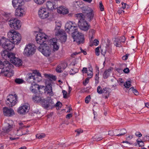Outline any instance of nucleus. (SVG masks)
<instances>
[{"label": "nucleus", "instance_id": "obj_1", "mask_svg": "<svg viewBox=\"0 0 149 149\" xmlns=\"http://www.w3.org/2000/svg\"><path fill=\"white\" fill-rule=\"evenodd\" d=\"M48 37L45 33L40 32L36 36L37 43L40 45L38 48V50L47 57L50 56L52 51V49L46 44V41L48 40Z\"/></svg>", "mask_w": 149, "mask_h": 149}, {"label": "nucleus", "instance_id": "obj_2", "mask_svg": "<svg viewBox=\"0 0 149 149\" xmlns=\"http://www.w3.org/2000/svg\"><path fill=\"white\" fill-rule=\"evenodd\" d=\"M79 19L78 25L80 29L83 31H86L89 29V25L85 19V16L82 13H77L75 15Z\"/></svg>", "mask_w": 149, "mask_h": 149}, {"label": "nucleus", "instance_id": "obj_3", "mask_svg": "<svg viewBox=\"0 0 149 149\" xmlns=\"http://www.w3.org/2000/svg\"><path fill=\"white\" fill-rule=\"evenodd\" d=\"M7 36L13 44H19L21 39V35L12 29L8 33Z\"/></svg>", "mask_w": 149, "mask_h": 149}, {"label": "nucleus", "instance_id": "obj_4", "mask_svg": "<svg viewBox=\"0 0 149 149\" xmlns=\"http://www.w3.org/2000/svg\"><path fill=\"white\" fill-rule=\"evenodd\" d=\"M10 63L8 61H4L2 62L0 61V69H1V74L3 76L9 77Z\"/></svg>", "mask_w": 149, "mask_h": 149}, {"label": "nucleus", "instance_id": "obj_5", "mask_svg": "<svg viewBox=\"0 0 149 149\" xmlns=\"http://www.w3.org/2000/svg\"><path fill=\"white\" fill-rule=\"evenodd\" d=\"M81 9L82 12L86 14V19L88 21L91 22L93 19L94 17V12L92 8L86 6L81 7Z\"/></svg>", "mask_w": 149, "mask_h": 149}, {"label": "nucleus", "instance_id": "obj_6", "mask_svg": "<svg viewBox=\"0 0 149 149\" xmlns=\"http://www.w3.org/2000/svg\"><path fill=\"white\" fill-rule=\"evenodd\" d=\"M41 104L44 108L47 109H52L55 106L54 102L50 97L46 98L43 97L41 101Z\"/></svg>", "mask_w": 149, "mask_h": 149}, {"label": "nucleus", "instance_id": "obj_7", "mask_svg": "<svg viewBox=\"0 0 149 149\" xmlns=\"http://www.w3.org/2000/svg\"><path fill=\"white\" fill-rule=\"evenodd\" d=\"M1 42L2 47L6 50H10L14 47V45L10 39L2 38L1 39Z\"/></svg>", "mask_w": 149, "mask_h": 149}, {"label": "nucleus", "instance_id": "obj_8", "mask_svg": "<svg viewBox=\"0 0 149 149\" xmlns=\"http://www.w3.org/2000/svg\"><path fill=\"white\" fill-rule=\"evenodd\" d=\"M72 37L74 41L76 42L78 45L83 44L84 42V35L79 32L77 30L74 31L72 33Z\"/></svg>", "mask_w": 149, "mask_h": 149}, {"label": "nucleus", "instance_id": "obj_9", "mask_svg": "<svg viewBox=\"0 0 149 149\" xmlns=\"http://www.w3.org/2000/svg\"><path fill=\"white\" fill-rule=\"evenodd\" d=\"M36 50L34 45L29 44L26 45L23 53L25 56H29L34 54Z\"/></svg>", "mask_w": 149, "mask_h": 149}, {"label": "nucleus", "instance_id": "obj_10", "mask_svg": "<svg viewBox=\"0 0 149 149\" xmlns=\"http://www.w3.org/2000/svg\"><path fill=\"white\" fill-rule=\"evenodd\" d=\"M10 27L15 30L19 29L21 27V22L20 20L15 18H11L8 22Z\"/></svg>", "mask_w": 149, "mask_h": 149}, {"label": "nucleus", "instance_id": "obj_11", "mask_svg": "<svg viewBox=\"0 0 149 149\" xmlns=\"http://www.w3.org/2000/svg\"><path fill=\"white\" fill-rule=\"evenodd\" d=\"M17 97L16 95H9L7 97L6 104L8 106L12 107L17 102Z\"/></svg>", "mask_w": 149, "mask_h": 149}, {"label": "nucleus", "instance_id": "obj_12", "mask_svg": "<svg viewBox=\"0 0 149 149\" xmlns=\"http://www.w3.org/2000/svg\"><path fill=\"white\" fill-rule=\"evenodd\" d=\"M74 23L69 21L67 22L65 25V30L67 33L76 31L77 30V27Z\"/></svg>", "mask_w": 149, "mask_h": 149}, {"label": "nucleus", "instance_id": "obj_13", "mask_svg": "<svg viewBox=\"0 0 149 149\" xmlns=\"http://www.w3.org/2000/svg\"><path fill=\"white\" fill-rule=\"evenodd\" d=\"M38 15L40 18L44 19L47 18L49 16V13L46 8L41 7L39 10Z\"/></svg>", "mask_w": 149, "mask_h": 149}, {"label": "nucleus", "instance_id": "obj_14", "mask_svg": "<svg viewBox=\"0 0 149 149\" xmlns=\"http://www.w3.org/2000/svg\"><path fill=\"white\" fill-rule=\"evenodd\" d=\"M55 35L57 36H59L60 39L62 42H65L67 39V36L65 32L63 30H60L56 32Z\"/></svg>", "mask_w": 149, "mask_h": 149}, {"label": "nucleus", "instance_id": "obj_15", "mask_svg": "<svg viewBox=\"0 0 149 149\" xmlns=\"http://www.w3.org/2000/svg\"><path fill=\"white\" fill-rule=\"evenodd\" d=\"M29 109V107L28 104H24L18 108L17 112L20 114H25L28 112Z\"/></svg>", "mask_w": 149, "mask_h": 149}, {"label": "nucleus", "instance_id": "obj_16", "mask_svg": "<svg viewBox=\"0 0 149 149\" xmlns=\"http://www.w3.org/2000/svg\"><path fill=\"white\" fill-rule=\"evenodd\" d=\"M46 6L49 10H53L56 9L58 7L56 5V2L53 0L47 1L46 3Z\"/></svg>", "mask_w": 149, "mask_h": 149}, {"label": "nucleus", "instance_id": "obj_17", "mask_svg": "<svg viewBox=\"0 0 149 149\" xmlns=\"http://www.w3.org/2000/svg\"><path fill=\"white\" fill-rule=\"evenodd\" d=\"M24 12V10L23 7H19L16 9L15 14L16 16L20 17L23 16Z\"/></svg>", "mask_w": 149, "mask_h": 149}, {"label": "nucleus", "instance_id": "obj_18", "mask_svg": "<svg viewBox=\"0 0 149 149\" xmlns=\"http://www.w3.org/2000/svg\"><path fill=\"white\" fill-rule=\"evenodd\" d=\"M3 114L5 116H10L14 113L13 110L11 109H9L7 107H4L3 109Z\"/></svg>", "mask_w": 149, "mask_h": 149}, {"label": "nucleus", "instance_id": "obj_19", "mask_svg": "<svg viewBox=\"0 0 149 149\" xmlns=\"http://www.w3.org/2000/svg\"><path fill=\"white\" fill-rule=\"evenodd\" d=\"M57 11L60 14H66L68 13L69 10L66 7L61 6L57 9Z\"/></svg>", "mask_w": 149, "mask_h": 149}, {"label": "nucleus", "instance_id": "obj_20", "mask_svg": "<svg viewBox=\"0 0 149 149\" xmlns=\"http://www.w3.org/2000/svg\"><path fill=\"white\" fill-rule=\"evenodd\" d=\"M34 71L32 73H29L26 76L27 81L31 83L35 82Z\"/></svg>", "mask_w": 149, "mask_h": 149}, {"label": "nucleus", "instance_id": "obj_21", "mask_svg": "<svg viewBox=\"0 0 149 149\" xmlns=\"http://www.w3.org/2000/svg\"><path fill=\"white\" fill-rule=\"evenodd\" d=\"M12 3L13 6L14 8L23 7L22 5V3H23V0H13Z\"/></svg>", "mask_w": 149, "mask_h": 149}, {"label": "nucleus", "instance_id": "obj_22", "mask_svg": "<svg viewBox=\"0 0 149 149\" xmlns=\"http://www.w3.org/2000/svg\"><path fill=\"white\" fill-rule=\"evenodd\" d=\"M35 82H39L42 80V78L41 74L37 70H34Z\"/></svg>", "mask_w": 149, "mask_h": 149}, {"label": "nucleus", "instance_id": "obj_23", "mask_svg": "<svg viewBox=\"0 0 149 149\" xmlns=\"http://www.w3.org/2000/svg\"><path fill=\"white\" fill-rule=\"evenodd\" d=\"M22 62L20 59L15 57L13 60H11L10 62L16 65L19 66L22 65Z\"/></svg>", "mask_w": 149, "mask_h": 149}, {"label": "nucleus", "instance_id": "obj_24", "mask_svg": "<svg viewBox=\"0 0 149 149\" xmlns=\"http://www.w3.org/2000/svg\"><path fill=\"white\" fill-rule=\"evenodd\" d=\"M13 126V125H10L9 124L7 123L6 126H3V131L2 132L3 133L9 132L12 128Z\"/></svg>", "mask_w": 149, "mask_h": 149}, {"label": "nucleus", "instance_id": "obj_25", "mask_svg": "<svg viewBox=\"0 0 149 149\" xmlns=\"http://www.w3.org/2000/svg\"><path fill=\"white\" fill-rule=\"evenodd\" d=\"M43 98V97H41L39 95H38L33 96L32 97V100L34 102H40L41 104V101Z\"/></svg>", "mask_w": 149, "mask_h": 149}, {"label": "nucleus", "instance_id": "obj_26", "mask_svg": "<svg viewBox=\"0 0 149 149\" xmlns=\"http://www.w3.org/2000/svg\"><path fill=\"white\" fill-rule=\"evenodd\" d=\"M7 50H6L3 51L1 53V55L2 57L5 59H8V55L9 53V52H8V50L7 51Z\"/></svg>", "mask_w": 149, "mask_h": 149}, {"label": "nucleus", "instance_id": "obj_27", "mask_svg": "<svg viewBox=\"0 0 149 149\" xmlns=\"http://www.w3.org/2000/svg\"><path fill=\"white\" fill-rule=\"evenodd\" d=\"M44 76L45 77L48 78L51 81H55L56 79V76L53 75L45 74H44Z\"/></svg>", "mask_w": 149, "mask_h": 149}, {"label": "nucleus", "instance_id": "obj_28", "mask_svg": "<svg viewBox=\"0 0 149 149\" xmlns=\"http://www.w3.org/2000/svg\"><path fill=\"white\" fill-rule=\"evenodd\" d=\"M110 71L111 69H109L105 71L103 74V77L104 79H107L108 77L110 74Z\"/></svg>", "mask_w": 149, "mask_h": 149}, {"label": "nucleus", "instance_id": "obj_29", "mask_svg": "<svg viewBox=\"0 0 149 149\" xmlns=\"http://www.w3.org/2000/svg\"><path fill=\"white\" fill-rule=\"evenodd\" d=\"M52 41H53V40ZM51 44L53 46V47L54 50H57L59 49V46L57 45L56 42H52Z\"/></svg>", "mask_w": 149, "mask_h": 149}, {"label": "nucleus", "instance_id": "obj_30", "mask_svg": "<svg viewBox=\"0 0 149 149\" xmlns=\"http://www.w3.org/2000/svg\"><path fill=\"white\" fill-rule=\"evenodd\" d=\"M63 64H62L58 65L56 68V70L58 73H61L62 72L61 70L62 67H63Z\"/></svg>", "mask_w": 149, "mask_h": 149}, {"label": "nucleus", "instance_id": "obj_31", "mask_svg": "<svg viewBox=\"0 0 149 149\" xmlns=\"http://www.w3.org/2000/svg\"><path fill=\"white\" fill-rule=\"evenodd\" d=\"M120 40L119 38H116L115 40V45L116 47H119L120 46L121 43Z\"/></svg>", "mask_w": 149, "mask_h": 149}, {"label": "nucleus", "instance_id": "obj_32", "mask_svg": "<svg viewBox=\"0 0 149 149\" xmlns=\"http://www.w3.org/2000/svg\"><path fill=\"white\" fill-rule=\"evenodd\" d=\"M36 88L35 84L33 86L31 85L30 87V90L32 93H36L37 92V90L36 89Z\"/></svg>", "mask_w": 149, "mask_h": 149}, {"label": "nucleus", "instance_id": "obj_33", "mask_svg": "<svg viewBox=\"0 0 149 149\" xmlns=\"http://www.w3.org/2000/svg\"><path fill=\"white\" fill-rule=\"evenodd\" d=\"M15 57V54L14 53L12 52H9V55H8V59H10V62L11 60L12 59L13 60V58Z\"/></svg>", "mask_w": 149, "mask_h": 149}, {"label": "nucleus", "instance_id": "obj_34", "mask_svg": "<svg viewBox=\"0 0 149 149\" xmlns=\"http://www.w3.org/2000/svg\"><path fill=\"white\" fill-rule=\"evenodd\" d=\"M46 91H48V93H50L51 95L52 93V87L50 85H47L46 88Z\"/></svg>", "mask_w": 149, "mask_h": 149}, {"label": "nucleus", "instance_id": "obj_35", "mask_svg": "<svg viewBox=\"0 0 149 149\" xmlns=\"http://www.w3.org/2000/svg\"><path fill=\"white\" fill-rule=\"evenodd\" d=\"M129 90L130 91H132V92L136 95H138L139 94V93L137 90L136 89H135L134 87H132L130 88Z\"/></svg>", "mask_w": 149, "mask_h": 149}, {"label": "nucleus", "instance_id": "obj_36", "mask_svg": "<svg viewBox=\"0 0 149 149\" xmlns=\"http://www.w3.org/2000/svg\"><path fill=\"white\" fill-rule=\"evenodd\" d=\"M34 2L38 5L42 4L46 0H33Z\"/></svg>", "mask_w": 149, "mask_h": 149}, {"label": "nucleus", "instance_id": "obj_37", "mask_svg": "<svg viewBox=\"0 0 149 149\" xmlns=\"http://www.w3.org/2000/svg\"><path fill=\"white\" fill-rule=\"evenodd\" d=\"M121 132V133H120L119 134H117L116 136H120L124 135L125 134L127 133V131L125 129H123L120 130Z\"/></svg>", "mask_w": 149, "mask_h": 149}, {"label": "nucleus", "instance_id": "obj_38", "mask_svg": "<svg viewBox=\"0 0 149 149\" xmlns=\"http://www.w3.org/2000/svg\"><path fill=\"white\" fill-rule=\"evenodd\" d=\"M131 82L130 81H127L125 83L124 86H125V87L127 88H129L131 86Z\"/></svg>", "mask_w": 149, "mask_h": 149}, {"label": "nucleus", "instance_id": "obj_39", "mask_svg": "<svg viewBox=\"0 0 149 149\" xmlns=\"http://www.w3.org/2000/svg\"><path fill=\"white\" fill-rule=\"evenodd\" d=\"M78 70L76 68L74 69H71L70 71V74L73 75L75 74L77 72Z\"/></svg>", "mask_w": 149, "mask_h": 149}, {"label": "nucleus", "instance_id": "obj_40", "mask_svg": "<svg viewBox=\"0 0 149 149\" xmlns=\"http://www.w3.org/2000/svg\"><path fill=\"white\" fill-rule=\"evenodd\" d=\"M61 24L59 22H56L55 29L57 30H60L61 26Z\"/></svg>", "mask_w": 149, "mask_h": 149}, {"label": "nucleus", "instance_id": "obj_41", "mask_svg": "<svg viewBox=\"0 0 149 149\" xmlns=\"http://www.w3.org/2000/svg\"><path fill=\"white\" fill-rule=\"evenodd\" d=\"M102 93L109 94L110 93L109 88H103V89Z\"/></svg>", "mask_w": 149, "mask_h": 149}, {"label": "nucleus", "instance_id": "obj_42", "mask_svg": "<svg viewBox=\"0 0 149 149\" xmlns=\"http://www.w3.org/2000/svg\"><path fill=\"white\" fill-rule=\"evenodd\" d=\"M24 81L21 79H16L15 80V82L18 84H21L23 83Z\"/></svg>", "mask_w": 149, "mask_h": 149}, {"label": "nucleus", "instance_id": "obj_43", "mask_svg": "<svg viewBox=\"0 0 149 149\" xmlns=\"http://www.w3.org/2000/svg\"><path fill=\"white\" fill-rule=\"evenodd\" d=\"M97 92L99 94H101L102 93L103 89L100 86H99L97 87Z\"/></svg>", "mask_w": 149, "mask_h": 149}, {"label": "nucleus", "instance_id": "obj_44", "mask_svg": "<svg viewBox=\"0 0 149 149\" xmlns=\"http://www.w3.org/2000/svg\"><path fill=\"white\" fill-rule=\"evenodd\" d=\"M136 141L139 147H142L144 146V143L142 141H139L137 139Z\"/></svg>", "mask_w": 149, "mask_h": 149}, {"label": "nucleus", "instance_id": "obj_45", "mask_svg": "<svg viewBox=\"0 0 149 149\" xmlns=\"http://www.w3.org/2000/svg\"><path fill=\"white\" fill-rule=\"evenodd\" d=\"M45 135L44 134H37L36 135V138H38L39 139H41L45 137Z\"/></svg>", "mask_w": 149, "mask_h": 149}, {"label": "nucleus", "instance_id": "obj_46", "mask_svg": "<svg viewBox=\"0 0 149 149\" xmlns=\"http://www.w3.org/2000/svg\"><path fill=\"white\" fill-rule=\"evenodd\" d=\"M35 85L38 90V91H39L40 92V89H42L45 87V86H42V85H39L38 84H35Z\"/></svg>", "mask_w": 149, "mask_h": 149}, {"label": "nucleus", "instance_id": "obj_47", "mask_svg": "<svg viewBox=\"0 0 149 149\" xmlns=\"http://www.w3.org/2000/svg\"><path fill=\"white\" fill-rule=\"evenodd\" d=\"M91 99V96L90 95H89L87 96L85 99V102L88 104L89 103V101H90V99Z\"/></svg>", "mask_w": 149, "mask_h": 149}, {"label": "nucleus", "instance_id": "obj_48", "mask_svg": "<svg viewBox=\"0 0 149 149\" xmlns=\"http://www.w3.org/2000/svg\"><path fill=\"white\" fill-rule=\"evenodd\" d=\"M99 7H100V10L101 11H102L104 10V6L102 4V1H100L99 2Z\"/></svg>", "mask_w": 149, "mask_h": 149}, {"label": "nucleus", "instance_id": "obj_49", "mask_svg": "<svg viewBox=\"0 0 149 149\" xmlns=\"http://www.w3.org/2000/svg\"><path fill=\"white\" fill-rule=\"evenodd\" d=\"M86 73H87V75L88 76V78H91L92 77L93 75L92 71H88Z\"/></svg>", "mask_w": 149, "mask_h": 149}, {"label": "nucleus", "instance_id": "obj_50", "mask_svg": "<svg viewBox=\"0 0 149 149\" xmlns=\"http://www.w3.org/2000/svg\"><path fill=\"white\" fill-rule=\"evenodd\" d=\"M62 105V104L61 102H58L56 104H55L54 106L61 108V107Z\"/></svg>", "mask_w": 149, "mask_h": 149}, {"label": "nucleus", "instance_id": "obj_51", "mask_svg": "<svg viewBox=\"0 0 149 149\" xmlns=\"http://www.w3.org/2000/svg\"><path fill=\"white\" fill-rule=\"evenodd\" d=\"M75 132H77L78 134L77 135H79L81 133L83 132V131L81 129H79L77 130H76Z\"/></svg>", "mask_w": 149, "mask_h": 149}, {"label": "nucleus", "instance_id": "obj_52", "mask_svg": "<svg viewBox=\"0 0 149 149\" xmlns=\"http://www.w3.org/2000/svg\"><path fill=\"white\" fill-rule=\"evenodd\" d=\"M95 52L97 56H99L100 54V50L99 47H97L95 49Z\"/></svg>", "mask_w": 149, "mask_h": 149}, {"label": "nucleus", "instance_id": "obj_53", "mask_svg": "<svg viewBox=\"0 0 149 149\" xmlns=\"http://www.w3.org/2000/svg\"><path fill=\"white\" fill-rule=\"evenodd\" d=\"M90 78H88V77L86 78L85 81H84L83 82V84L84 86H86L87 84L89 81V79Z\"/></svg>", "mask_w": 149, "mask_h": 149}, {"label": "nucleus", "instance_id": "obj_54", "mask_svg": "<svg viewBox=\"0 0 149 149\" xmlns=\"http://www.w3.org/2000/svg\"><path fill=\"white\" fill-rule=\"evenodd\" d=\"M63 98H67V92L65 91V90H63Z\"/></svg>", "mask_w": 149, "mask_h": 149}, {"label": "nucleus", "instance_id": "obj_55", "mask_svg": "<svg viewBox=\"0 0 149 149\" xmlns=\"http://www.w3.org/2000/svg\"><path fill=\"white\" fill-rule=\"evenodd\" d=\"M130 55V54H126L125 55H124L122 57V59L124 60H126L128 58V57Z\"/></svg>", "mask_w": 149, "mask_h": 149}, {"label": "nucleus", "instance_id": "obj_56", "mask_svg": "<svg viewBox=\"0 0 149 149\" xmlns=\"http://www.w3.org/2000/svg\"><path fill=\"white\" fill-rule=\"evenodd\" d=\"M135 135L139 137H141L142 135L141 133L139 132H136L135 133Z\"/></svg>", "mask_w": 149, "mask_h": 149}, {"label": "nucleus", "instance_id": "obj_57", "mask_svg": "<svg viewBox=\"0 0 149 149\" xmlns=\"http://www.w3.org/2000/svg\"><path fill=\"white\" fill-rule=\"evenodd\" d=\"M99 43V42L98 40H97L95 39L94 40L93 42V44L95 46L97 45Z\"/></svg>", "mask_w": 149, "mask_h": 149}, {"label": "nucleus", "instance_id": "obj_58", "mask_svg": "<svg viewBox=\"0 0 149 149\" xmlns=\"http://www.w3.org/2000/svg\"><path fill=\"white\" fill-rule=\"evenodd\" d=\"M121 4L122 5V7L123 8V9L126 8V6H128V5H127V4L126 3H124L122 2L121 3ZM127 8H128V7H127Z\"/></svg>", "mask_w": 149, "mask_h": 149}, {"label": "nucleus", "instance_id": "obj_59", "mask_svg": "<svg viewBox=\"0 0 149 149\" xmlns=\"http://www.w3.org/2000/svg\"><path fill=\"white\" fill-rule=\"evenodd\" d=\"M101 51L102 54L104 56L106 53L105 48L104 47L103 49H102Z\"/></svg>", "mask_w": 149, "mask_h": 149}, {"label": "nucleus", "instance_id": "obj_60", "mask_svg": "<svg viewBox=\"0 0 149 149\" xmlns=\"http://www.w3.org/2000/svg\"><path fill=\"white\" fill-rule=\"evenodd\" d=\"M120 40V41L121 42H125V38L124 36L120 37L119 38Z\"/></svg>", "mask_w": 149, "mask_h": 149}, {"label": "nucleus", "instance_id": "obj_61", "mask_svg": "<svg viewBox=\"0 0 149 149\" xmlns=\"http://www.w3.org/2000/svg\"><path fill=\"white\" fill-rule=\"evenodd\" d=\"M123 71L125 73H128L129 72L130 70L128 68H126L123 70Z\"/></svg>", "mask_w": 149, "mask_h": 149}, {"label": "nucleus", "instance_id": "obj_62", "mask_svg": "<svg viewBox=\"0 0 149 149\" xmlns=\"http://www.w3.org/2000/svg\"><path fill=\"white\" fill-rule=\"evenodd\" d=\"M80 53V52H79L78 53H77V52H74L73 53V54H72L71 55V56L73 58L74 57V56L77 54H79Z\"/></svg>", "mask_w": 149, "mask_h": 149}, {"label": "nucleus", "instance_id": "obj_63", "mask_svg": "<svg viewBox=\"0 0 149 149\" xmlns=\"http://www.w3.org/2000/svg\"><path fill=\"white\" fill-rule=\"evenodd\" d=\"M80 53V52H79L78 53H77V52H74L73 53V54H72L71 55V56L73 58L74 57V56L77 54H79Z\"/></svg>", "mask_w": 149, "mask_h": 149}, {"label": "nucleus", "instance_id": "obj_64", "mask_svg": "<svg viewBox=\"0 0 149 149\" xmlns=\"http://www.w3.org/2000/svg\"><path fill=\"white\" fill-rule=\"evenodd\" d=\"M94 139L97 141H99L101 140L102 139V137L95 136V137Z\"/></svg>", "mask_w": 149, "mask_h": 149}]
</instances>
